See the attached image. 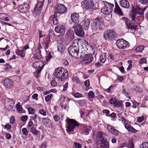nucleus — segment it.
<instances>
[{
    "mask_svg": "<svg viewBox=\"0 0 148 148\" xmlns=\"http://www.w3.org/2000/svg\"><path fill=\"white\" fill-rule=\"evenodd\" d=\"M68 75L67 71L64 69L57 68L55 70V78L59 82L63 81L67 78Z\"/></svg>",
    "mask_w": 148,
    "mask_h": 148,
    "instance_id": "nucleus-1",
    "label": "nucleus"
},
{
    "mask_svg": "<svg viewBox=\"0 0 148 148\" xmlns=\"http://www.w3.org/2000/svg\"><path fill=\"white\" fill-rule=\"evenodd\" d=\"M103 21L100 18H97L91 24V27L92 30L95 32L101 31L102 29Z\"/></svg>",
    "mask_w": 148,
    "mask_h": 148,
    "instance_id": "nucleus-2",
    "label": "nucleus"
},
{
    "mask_svg": "<svg viewBox=\"0 0 148 148\" xmlns=\"http://www.w3.org/2000/svg\"><path fill=\"white\" fill-rule=\"evenodd\" d=\"M65 121L67 125L66 130L68 132L73 131L76 127H78L79 125V123L73 119L67 118Z\"/></svg>",
    "mask_w": 148,
    "mask_h": 148,
    "instance_id": "nucleus-3",
    "label": "nucleus"
},
{
    "mask_svg": "<svg viewBox=\"0 0 148 148\" xmlns=\"http://www.w3.org/2000/svg\"><path fill=\"white\" fill-rule=\"evenodd\" d=\"M103 133L101 132H99L97 134V138L98 140L97 144L98 146H99L100 147L107 148L108 147L109 144L103 136Z\"/></svg>",
    "mask_w": 148,
    "mask_h": 148,
    "instance_id": "nucleus-4",
    "label": "nucleus"
},
{
    "mask_svg": "<svg viewBox=\"0 0 148 148\" xmlns=\"http://www.w3.org/2000/svg\"><path fill=\"white\" fill-rule=\"evenodd\" d=\"M102 3L104 7L101 10V12L105 15H108L113 11L112 8L114 7V5L108 3L106 1H103Z\"/></svg>",
    "mask_w": 148,
    "mask_h": 148,
    "instance_id": "nucleus-5",
    "label": "nucleus"
},
{
    "mask_svg": "<svg viewBox=\"0 0 148 148\" xmlns=\"http://www.w3.org/2000/svg\"><path fill=\"white\" fill-rule=\"evenodd\" d=\"M82 6L84 8L89 11H93L97 7L94 4L93 0H85L82 3Z\"/></svg>",
    "mask_w": 148,
    "mask_h": 148,
    "instance_id": "nucleus-6",
    "label": "nucleus"
},
{
    "mask_svg": "<svg viewBox=\"0 0 148 148\" xmlns=\"http://www.w3.org/2000/svg\"><path fill=\"white\" fill-rule=\"evenodd\" d=\"M144 11V9L139 6L137 7L136 8H133L130 15V19L132 21H134L136 16L138 15L143 14Z\"/></svg>",
    "mask_w": 148,
    "mask_h": 148,
    "instance_id": "nucleus-7",
    "label": "nucleus"
},
{
    "mask_svg": "<svg viewBox=\"0 0 148 148\" xmlns=\"http://www.w3.org/2000/svg\"><path fill=\"white\" fill-rule=\"evenodd\" d=\"M73 27L74 29L75 32L77 36L80 37H83L84 33L82 26L81 25L78 23H75Z\"/></svg>",
    "mask_w": 148,
    "mask_h": 148,
    "instance_id": "nucleus-8",
    "label": "nucleus"
},
{
    "mask_svg": "<svg viewBox=\"0 0 148 148\" xmlns=\"http://www.w3.org/2000/svg\"><path fill=\"white\" fill-rule=\"evenodd\" d=\"M116 36V33L113 29H109L103 33V37L106 40L110 41Z\"/></svg>",
    "mask_w": 148,
    "mask_h": 148,
    "instance_id": "nucleus-9",
    "label": "nucleus"
},
{
    "mask_svg": "<svg viewBox=\"0 0 148 148\" xmlns=\"http://www.w3.org/2000/svg\"><path fill=\"white\" fill-rule=\"evenodd\" d=\"M116 44L117 47L119 49H125L129 46V43L122 38L118 40L116 42Z\"/></svg>",
    "mask_w": 148,
    "mask_h": 148,
    "instance_id": "nucleus-10",
    "label": "nucleus"
},
{
    "mask_svg": "<svg viewBox=\"0 0 148 148\" xmlns=\"http://www.w3.org/2000/svg\"><path fill=\"white\" fill-rule=\"evenodd\" d=\"M80 57L83 59V63L88 64L91 62L93 60V57L92 55H84L83 52L81 53Z\"/></svg>",
    "mask_w": 148,
    "mask_h": 148,
    "instance_id": "nucleus-11",
    "label": "nucleus"
},
{
    "mask_svg": "<svg viewBox=\"0 0 148 148\" xmlns=\"http://www.w3.org/2000/svg\"><path fill=\"white\" fill-rule=\"evenodd\" d=\"M69 54L73 57L78 58V49L75 48L74 46H70L68 49Z\"/></svg>",
    "mask_w": 148,
    "mask_h": 148,
    "instance_id": "nucleus-12",
    "label": "nucleus"
},
{
    "mask_svg": "<svg viewBox=\"0 0 148 148\" xmlns=\"http://www.w3.org/2000/svg\"><path fill=\"white\" fill-rule=\"evenodd\" d=\"M66 11V8L63 4H58L55 8V14H63Z\"/></svg>",
    "mask_w": 148,
    "mask_h": 148,
    "instance_id": "nucleus-13",
    "label": "nucleus"
},
{
    "mask_svg": "<svg viewBox=\"0 0 148 148\" xmlns=\"http://www.w3.org/2000/svg\"><path fill=\"white\" fill-rule=\"evenodd\" d=\"M2 83L3 85L8 89L12 88L13 87V84L12 81L10 79L6 78L3 80Z\"/></svg>",
    "mask_w": 148,
    "mask_h": 148,
    "instance_id": "nucleus-14",
    "label": "nucleus"
},
{
    "mask_svg": "<svg viewBox=\"0 0 148 148\" xmlns=\"http://www.w3.org/2000/svg\"><path fill=\"white\" fill-rule=\"evenodd\" d=\"M43 4V2L42 1H38L36 5L34 12L36 13L37 15L40 13V11L41 10Z\"/></svg>",
    "mask_w": 148,
    "mask_h": 148,
    "instance_id": "nucleus-15",
    "label": "nucleus"
},
{
    "mask_svg": "<svg viewBox=\"0 0 148 148\" xmlns=\"http://www.w3.org/2000/svg\"><path fill=\"white\" fill-rule=\"evenodd\" d=\"M41 47L40 44H39L38 45V47L35 51L36 53L34 54L33 58L36 60H39L41 58V51L40 50V48Z\"/></svg>",
    "mask_w": 148,
    "mask_h": 148,
    "instance_id": "nucleus-16",
    "label": "nucleus"
},
{
    "mask_svg": "<svg viewBox=\"0 0 148 148\" xmlns=\"http://www.w3.org/2000/svg\"><path fill=\"white\" fill-rule=\"evenodd\" d=\"M55 30L58 33L64 34L65 31V28L63 25H59L55 27Z\"/></svg>",
    "mask_w": 148,
    "mask_h": 148,
    "instance_id": "nucleus-17",
    "label": "nucleus"
},
{
    "mask_svg": "<svg viewBox=\"0 0 148 148\" xmlns=\"http://www.w3.org/2000/svg\"><path fill=\"white\" fill-rule=\"evenodd\" d=\"M65 37L69 40H72L74 38V32L73 30H69L67 31L65 34Z\"/></svg>",
    "mask_w": 148,
    "mask_h": 148,
    "instance_id": "nucleus-18",
    "label": "nucleus"
},
{
    "mask_svg": "<svg viewBox=\"0 0 148 148\" xmlns=\"http://www.w3.org/2000/svg\"><path fill=\"white\" fill-rule=\"evenodd\" d=\"M28 4L27 3H24L19 6L18 10L21 12L25 13L28 11Z\"/></svg>",
    "mask_w": 148,
    "mask_h": 148,
    "instance_id": "nucleus-19",
    "label": "nucleus"
},
{
    "mask_svg": "<svg viewBox=\"0 0 148 148\" xmlns=\"http://www.w3.org/2000/svg\"><path fill=\"white\" fill-rule=\"evenodd\" d=\"M114 13L119 16H123V14L119 5L116 2H115V8L114 11Z\"/></svg>",
    "mask_w": 148,
    "mask_h": 148,
    "instance_id": "nucleus-20",
    "label": "nucleus"
},
{
    "mask_svg": "<svg viewBox=\"0 0 148 148\" xmlns=\"http://www.w3.org/2000/svg\"><path fill=\"white\" fill-rule=\"evenodd\" d=\"M107 128L108 130L113 134L117 135L119 134L118 131L113 127L108 125H107Z\"/></svg>",
    "mask_w": 148,
    "mask_h": 148,
    "instance_id": "nucleus-21",
    "label": "nucleus"
},
{
    "mask_svg": "<svg viewBox=\"0 0 148 148\" xmlns=\"http://www.w3.org/2000/svg\"><path fill=\"white\" fill-rule=\"evenodd\" d=\"M127 27L128 29H131L135 30L136 29L137 27V26L135 25L133 23H132L131 21L128 20L126 22V23Z\"/></svg>",
    "mask_w": 148,
    "mask_h": 148,
    "instance_id": "nucleus-22",
    "label": "nucleus"
},
{
    "mask_svg": "<svg viewBox=\"0 0 148 148\" xmlns=\"http://www.w3.org/2000/svg\"><path fill=\"white\" fill-rule=\"evenodd\" d=\"M120 6L124 8H128L130 6V4L127 0H120Z\"/></svg>",
    "mask_w": 148,
    "mask_h": 148,
    "instance_id": "nucleus-23",
    "label": "nucleus"
},
{
    "mask_svg": "<svg viewBox=\"0 0 148 148\" xmlns=\"http://www.w3.org/2000/svg\"><path fill=\"white\" fill-rule=\"evenodd\" d=\"M125 127L129 131L132 133H136L137 131L130 125L126 123L125 125Z\"/></svg>",
    "mask_w": 148,
    "mask_h": 148,
    "instance_id": "nucleus-24",
    "label": "nucleus"
},
{
    "mask_svg": "<svg viewBox=\"0 0 148 148\" xmlns=\"http://www.w3.org/2000/svg\"><path fill=\"white\" fill-rule=\"evenodd\" d=\"M82 23L85 29H87L89 27L90 21L89 19H87L84 20L82 22Z\"/></svg>",
    "mask_w": 148,
    "mask_h": 148,
    "instance_id": "nucleus-25",
    "label": "nucleus"
},
{
    "mask_svg": "<svg viewBox=\"0 0 148 148\" xmlns=\"http://www.w3.org/2000/svg\"><path fill=\"white\" fill-rule=\"evenodd\" d=\"M9 15L5 13H0V18L2 20L8 21H9Z\"/></svg>",
    "mask_w": 148,
    "mask_h": 148,
    "instance_id": "nucleus-26",
    "label": "nucleus"
},
{
    "mask_svg": "<svg viewBox=\"0 0 148 148\" xmlns=\"http://www.w3.org/2000/svg\"><path fill=\"white\" fill-rule=\"evenodd\" d=\"M71 19L73 22H75L77 21L79 18V16L76 13H74L73 14H72L71 15Z\"/></svg>",
    "mask_w": 148,
    "mask_h": 148,
    "instance_id": "nucleus-27",
    "label": "nucleus"
},
{
    "mask_svg": "<svg viewBox=\"0 0 148 148\" xmlns=\"http://www.w3.org/2000/svg\"><path fill=\"white\" fill-rule=\"evenodd\" d=\"M15 52L18 56H20L22 58H23L25 56V53L23 49L20 50L19 49H17Z\"/></svg>",
    "mask_w": 148,
    "mask_h": 148,
    "instance_id": "nucleus-28",
    "label": "nucleus"
},
{
    "mask_svg": "<svg viewBox=\"0 0 148 148\" xmlns=\"http://www.w3.org/2000/svg\"><path fill=\"white\" fill-rule=\"evenodd\" d=\"M30 132L35 135H37L39 131L37 130L34 127H31L30 128Z\"/></svg>",
    "mask_w": 148,
    "mask_h": 148,
    "instance_id": "nucleus-29",
    "label": "nucleus"
},
{
    "mask_svg": "<svg viewBox=\"0 0 148 148\" xmlns=\"http://www.w3.org/2000/svg\"><path fill=\"white\" fill-rule=\"evenodd\" d=\"M42 69V67H40L39 68L37 69L34 73V74L36 77H38L39 74L40 73Z\"/></svg>",
    "mask_w": 148,
    "mask_h": 148,
    "instance_id": "nucleus-30",
    "label": "nucleus"
},
{
    "mask_svg": "<svg viewBox=\"0 0 148 148\" xmlns=\"http://www.w3.org/2000/svg\"><path fill=\"white\" fill-rule=\"evenodd\" d=\"M78 40H73V43L71 44V46H74L75 48H77L78 49Z\"/></svg>",
    "mask_w": 148,
    "mask_h": 148,
    "instance_id": "nucleus-31",
    "label": "nucleus"
},
{
    "mask_svg": "<svg viewBox=\"0 0 148 148\" xmlns=\"http://www.w3.org/2000/svg\"><path fill=\"white\" fill-rule=\"evenodd\" d=\"M81 44L83 47H86L87 48V46L89 47L88 45V42L86 40H82L81 41Z\"/></svg>",
    "mask_w": 148,
    "mask_h": 148,
    "instance_id": "nucleus-32",
    "label": "nucleus"
},
{
    "mask_svg": "<svg viewBox=\"0 0 148 148\" xmlns=\"http://www.w3.org/2000/svg\"><path fill=\"white\" fill-rule=\"evenodd\" d=\"M106 58V54H104L101 55L100 57V61L101 62L104 63L105 62Z\"/></svg>",
    "mask_w": 148,
    "mask_h": 148,
    "instance_id": "nucleus-33",
    "label": "nucleus"
},
{
    "mask_svg": "<svg viewBox=\"0 0 148 148\" xmlns=\"http://www.w3.org/2000/svg\"><path fill=\"white\" fill-rule=\"evenodd\" d=\"M49 119L48 118H43L42 119V122L45 125L48 124L49 123Z\"/></svg>",
    "mask_w": 148,
    "mask_h": 148,
    "instance_id": "nucleus-34",
    "label": "nucleus"
},
{
    "mask_svg": "<svg viewBox=\"0 0 148 148\" xmlns=\"http://www.w3.org/2000/svg\"><path fill=\"white\" fill-rule=\"evenodd\" d=\"M144 48L143 45H139L136 48V51L137 52H141L144 49Z\"/></svg>",
    "mask_w": 148,
    "mask_h": 148,
    "instance_id": "nucleus-35",
    "label": "nucleus"
},
{
    "mask_svg": "<svg viewBox=\"0 0 148 148\" xmlns=\"http://www.w3.org/2000/svg\"><path fill=\"white\" fill-rule=\"evenodd\" d=\"M140 148H148V143L146 142H143L140 145Z\"/></svg>",
    "mask_w": 148,
    "mask_h": 148,
    "instance_id": "nucleus-36",
    "label": "nucleus"
},
{
    "mask_svg": "<svg viewBox=\"0 0 148 148\" xmlns=\"http://www.w3.org/2000/svg\"><path fill=\"white\" fill-rule=\"evenodd\" d=\"M127 146V148H134V145L131 140H129L128 145Z\"/></svg>",
    "mask_w": 148,
    "mask_h": 148,
    "instance_id": "nucleus-37",
    "label": "nucleus"
},
{
    "mask_svg": "<svg viewBox=\"0 0 148 148\" xmlns=\"http://www.w3.org/2000/svg\"><path fill=\"white\" fill-rule=\"evenodd\" d=\"M32 65L33 66L35 69H36L37 68H39L40 67L39 62L38 61L35 62L33 63Z\"/></svg>",
    "mask_w": 148,
    "mask_h": 148,
    "instance_id": "nucleus-38",
    "label": "nucleus"
},
{
    "mask_svg": "<svg viewBox=\"0 0 148 148\" xmlns=\"http://www.w3.org/2000/svg\"><path fill=\"white\" fill-rule=\"evenodd\" d=\"M12 67L9 63H6L5 66V69L6 71H8L12 68Z\"/></svg>",
    "mask_w": 148,
    "mask_h": 148,
    "instance_id": "nucleus-39",
    "label": "nucleus"
},
{
    "mask_svg": "<svg viewBox=\"0 0 148 148\" xmlns=\"http://www.w3.org/2000/svg\"><path fill=\"white\" fill-rule=\"evenodd\" d=\"M53 95L52 94H50L47 96L45 97V100L46 101L48 102L49 101L52 97Z\"/></svg>",
    "mask_w": 148,
    "mask_h": 148,
    "instance_id": "nucleus-40",
    "label": "nucleus"
},
{
    "mask_svg": "<svg viewBox=\"0 0 148 148\" xmlns=\"http://www.w3.org/2000/svg\"><path fill=\"white\" fill-rule=\"evenodd\" d=\"M17 110L18 111L20 112L22 110V106L20 105V102L16 104Z\"/></svg>",
    "mask_w": 148,
    "mask_h": 148,
    "instance_id": "nucleus-41",
    "label": "nucleus"
},
{
    "mask_svg": "<svg viewBox=\"0 0 148 148\" xmlns=\"http://www.w3.org/2000/svg\"><path fill=\"white\" fill-rule=\"evenodd\" d=\"M38 112L39 114L43 116L46 115V111L43 109H40L39 110Z\"/></svg>",
    "mask_w": 148,
    "mask_h": 148,
    "instance_id": "nucleus-42",
    "label": "nucleus"
},
{
    "mask_svg": "<svg viewBox=\"0 0 148 148\" xmlns=\"http://www.w3.org/2000/svg\"><path fill=\"white\" fill-rule=\"evenodd\" d=\"M49 41L50 40H48L44 43L43 44L44 45V47L45 49L48 48V47L50 45Z\"/></svg>",
    "mask_w": 148,
    "mask_h": 148,
    "instance_id": "nucleus-43",
    "label": "nucleus"
},
{
    "mask_svg": "<svg viewBox=\"0 0 148 148\" xmlns=\"http://www.w3.org/2000/svg\"><path fill=\"white\" fill-rule=\"evenodd\" d=\"M82 147V145L77 142L75 143L73 146V148H80Z\"/></svg>",
    "mask_w": 148,
    "mask_h": 148,
    "instance_id": "nucleus-44",
    "label": "nucleus"
},
{
    "mask_svg": "<svg viewBox=\"0 0 148 148\" xmlns=\"http://www.w3.org/2000/svg\"><path fill=\"white\" fill-rule=\"evenodd\" d=\"M144 19V17L142 15L137 16L136 17V19L139 22H141Z\"/></svg>",
    "mask_w": 148,
    "mask_h": 148,
    "instance_id": "nucleus-45",
    "label": "nucleus"
},
{
    "mask_svg": "<svg viewBox=\"0 0 148 148\" xmlns=\"http://www.w3.org/2000/svg\"><path fill=\"white\" fill-rule=\"evenodd\" d=\"M139 2L143 5H148V0H139Z\"/></svg>",
    "mask_w": 148,
    "mask_h": 148,
    "instance_id": "nucleus-46",
    "label": "nucleus"
},
{
    "mask_svg": "<svg viewBox=\"0 0 148 148\" xmlns=\"http://www.w3.org/2000/svg\"><path fill=\"white\" fill-rule=\"evenodd\" d=\"M120 104L119 101H116V99L113 102V104L114 106L116 107H119L120 106Z\"/></svg>",
    "mask_w": 148,
    "mask_h": 148,
    "instance_id": "nucleus-47",
    "label": "nucleus"
},
{
    "mask_svg": "<svg viewBox=\"0 0 148 148\" xmlns=\"http://www.w3.org/2000/svg\"><path fill=\"white\" fill-rule=\"evenodd\" d=\"M7 104L9 108H11L13 106L14 103L12 101H8L7 103Z\"/></svg>",
    "mask_w": 148,
    "mask_h": 148,
    "instance_id": "nucleus-48",
    "label": "nucleus"
},
{
    "mask_svg": "<svg viewBox=\"0 0 148 148\" xmlns=\"http://www.w3.org/2000/svg\"><path fill=\"white\" fill-rule=\"evenodd\" d=\"M23 133L25 135L27 136L28 134V132L27 129L26 128H23L22 129Z\"/></svg>",
    "mask_w": 148,
    "mask_h": 148,
    "instance_id": "nucleus-49",
    "label": "nucleus"
},
{
    "mask_svg": "<svg viewBox=\"0 0 148 148\" xmlns=\"http://www.w3.org/2000/svg\"><path fill=\"white\" fill-rule=\"evenodd\" d=\"M28 111L29 113L31 114H33L35 112V110L31 108H28Z\"/></svg>",
    "mask_w": 148,
    "mask_h": 148,
    "instance_id": "nucleus-50",
    "label": "nucleus"
},
{
    "mask_svg": "<svg viewBox=\"0 0 148 148\" xmlns=\"http://www.w3.org/2000/svg\"><path fill=\"white\" fill-rule=\"evenodd\" d=\"M50 83L51 85L53 87L55 86L57 84V83L54 80L51 81Z\"/></svg>",
    "mask_w": 148,
    "mask_h": 148,
    "instance_id": "nucleus-51",
    "label": "nucleus"
},
{
    "mask_svg": "<svg viewBox=\"0 0 148 148\" xmlns=\"http://www.w3.org/2000/svg\"><path fill=\"white\" fill-rule=\"evenodd\" d=\"M88 95L89 97L91 98H93L95 96L93 92L92 91L89 92Z\"/></svg>",
    "mask_w": 148,
    "mask_h": 148,
    "instance_id": "nucleus-52",
    "label": "nucleus"
},
{
    "mask_svg": "<svg viewBox=\"0 0 148 148\" xmlns=\"http://www.w3.org/2000/svg\"><path fill=\"white\" fill-rule=\"evenodd\" d=\"M84 131L85 132L88 133L89 131L91 130V127L89 126H85Z\"/></svg>",
    "mask_w": 148,
    "mask_h": 148,
    "instance_id": "nucleus-53",
    "label": "nucleus"
},
{
    "mask_svg": "<svg viewBox=\"0 0 148 148\" xmlns=\"http://www.w3.org/2000/svg\"><path fill=\"white\" fill-rule=\"evenodd\" d=\"M27 116H23L21 117V121H26L27 119Z\"/></svg>",
    "mask_w": 148,
    "mask_h": 148,
    "instance_id": "nucleus-54",
    "label": "nucleus"
},
{
    "mask_svg": "<svg viewBox=\"0 0 148 148\" xmlns=\"http://www.w3.org/2000/svg\"><path fill=\"white\" fill-rule=\"evenodd\" d=\"M53 118L55 121L56 122L58 121L60 119V117L57 115L54 116Z\"/></svg>",
    "mask_w": 148,
    "mask_h": 148,
    "instance_id": "nucleus-55",
    "label": "nucleus"
},
{
    "mask_svg": "<svg viewBox=\"0 0 148 148\" xmlns=\"http://www.w3.org/2000/svg\"><path fill=\"white\" fill-rule=\"evenodd\" d=\"M82 95L79 93H76L74 94V96L75 98H79L82 97Z\"/></svg>",
    "mask_w": 148,
    "mask_h": 148,
    "instance_id": "nucleus-56",
    "label": "nucleus"
},
{
    "mask_svg": "<svg viewBox=\"0 0 148 148\" xmlns=\"http://www.w3.org/2000/svg\"><path fill=\"white\" fill-rule=\"evenodd\" d=\"M146 62V60L145 58H142L139 61V62L140 64L145 63Z\"/></svg>",
    "mask_w": 148,
    "mask_h": 148,
    "instance_id": "nucleus-57",
    "label": "nucleus"
},
{
    "mask_svg": "<svg viewBox=\"0 0 148 148\" xmlns=\"http://www.w3.org/2000/svg\"><path fill=\"white\" fill-rule=\"evenodd\" d=\"M52 58V56L51 55L50 53H49L47 56L46 58V60L47 61H49V60Z\"/></svg>",
    "mask_w": 148,
    "mask_h": 148,
    "instance_id": "nucleus-58",
    "label": "nucleus"
},
{
    "mask_svg": "<svg viewBox=\"0 0 148 148\" xmlns=\"http://www.w3.org/2000/svg\"><path fill=\"white\" fill-rule=\"evenodd\" d=\"M47 142H44L41 145L40 148H46V147Z\"/></svg>",
    "mask_w": 148,
    "mask_h": 148,
    "instance_id": "nucleus-59",
    "label": "nucleus"
},
{
    "mask_svg": "<svg viewBox=\"0 0 148 148\" xmlns=\"http://www.w3.org/2000/svg\"><path fill=\"white\" fill-rule=\"evenodd\" d=\"M56 16L55 15H53L49 17V19L50 20L53 21L55 19H56Z\"/></svg>",
    "mask_w": 148,
    "mask_h": 148,
    "instance_id": "nucleus-60",
    "label": "nucleus"
},
{
    "mask_svg": "<svg viewBox=\"0 0 148 148\" xmlns=\"http://www.w3.org/2000/svg\"><path fill=\"white\" fill-rule=\"evenodd\" d=\"M84 84L86 86L88 87L90 85V81L89 80H87L84 82Z\"/></svg>",
    "mask_w": 148,
    "mask_h": 148,
    "instance_id": "nucleus-61",
    "label": "nucleus"
},
{
    "mask_svg": "<svg viewBox=\"0 0 148 148\" xmlns=\"http://www.w3.org/2000/svg\"><path fill=\"white\" fill-rule=\"evenodd\" d=\"M144 118L143 116L139 117L137 119V121L138 122H141L144 120Z\"/></svg>",
    "mask_w": 148,
    "mask_h": 148,
    "instance_id": "nucleus-62",
    "label": "nucleus"
},
{
    "mask_svg": "<svg viewBox=\"0 0 148 148\" xmlns=\"http://www.w3.org/2000/svg\"><path fill=\"white\" fill-rule=\"evenodd\" d=\"M38 97V95L37 93L34 94L32 96V98L33 99H36V100H38L37 97Z\"/></svg>",
    "mask_w": 148,
    "mask_h": 148,
    "instance_id": "nucleus-63",
    "label": "nucleus"
},
{
    "mask_svg": "<svg viewBox=\"0 0 148 148\" xmlns=\"http://www.w3.org/2000/svg\"><path fill=\"white\" fill-rule=\"evenodd\" d=\"M133 104L135 107H134V108H135L136 107V106H139L140 105H141V104L140 103H137L135 101H134L133 102Z\"/></svg>",
    "mask_w": 148,
    "mask_h": 148,
    "instance_id": "nucleus-64",
    "label": "nucleus"
}]
</instances>
